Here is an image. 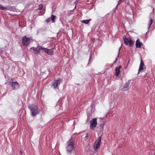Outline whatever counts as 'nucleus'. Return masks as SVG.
Segmentation results:
<instances>
[{
    "mask_svg": "<svg viewBox=\"0 0 155 155\" xmlns=\"http://www.w3.org/2000/svg\"><path fill=\"white\" fill-rule=\"evenodd\" d=\"M28 107L30 110L31 115L35 116L39 114L40 109L38 108L37 106L35 105H31L28 106Z\"/></svg>",
    "mask_w": 155,
    "mask_h": 155,
    "instance_id": "obj_1",
    "label": "nucleus"
},
{
    "mask_svg": "<svg viewBox=\"0 0 155 155\" xmlns=\"http://www.w3.org/2000/svg\"><path fill=\"white\" fill-rule=\"evenodd\" d=\"M67 145L66 150L67 152L70 153L74 147V143L72 141L71 139L68 141Z\"/></svg>",
    "mask_w": 155,
    "mask_h": 155,
    "instance_id": "obj_2",
    "label": "nucleus"
},
{
    "mask_svg": "<svg viewBox=\"0 0 155 155\" xmlns=\"http://www.w3.org/2000/svg\"><path fill=\"white\" fill-rule=\"evenodd\" d=\"M102 136H101L95 141L94 144V148L95 151H97L100 147L101 143Z\"/></svg>",
    "mask_w": 155,
    "mask_h": 155,
    "instance_id": "obj_3",
    "label": "nucleus"
},
{
    "mask_svg": "<svg viewBox=\"0 0 155 155\" xmlns=\"http://www.w3.org/2000/svg\"><path fill=\"white\" fill-rule=\"evenodd\" d=\"M97 125V118H93L90 121V128L91 130H94Z\"/></svg>",
    "mask_w": 155,
    "mask_h": 155,
    "instance_id": "obj_4",
    "label": "nucleus"
},
{
    "mask_svg": "<svg viewBox=\"0 0 155 155\" xmlns=\"http://www.w3.org/2000/svg\"><path fill=\"white\" fill-rule=\"evenodd\" d=\"M123 38L124 43L126 45H127L129 44L130 46L132 47L133 46L134 42L130 38H127L125 36Z\"/></svg>",
    "mask_w": 155,
    "mask_h": 155,
    "instance_id": "obj_5",
    "label": "nucleus"
},
{
    "mask_svg": "<svg viewBox=\"0 0 155 155\" xmlns=\"http://www.w3.org/2000/svg\"><path fill=\"white\" fill-rule=\"evenodd\" d=\"M61 80L60 78H58L57 80H55L54 81L53 84L51 85V87L54 88H55L58 87V86L60 84V81Z\"/></svg>",
    "mask_w": 155,
    "mask_h": 155,
    "instance_id": "obj_6",
    "label": "nucleus"
},
{
    "mask_svg": "<svg viewBox=\"0 0 155 155\" xmlns=\"http://www.w3.org/2000/svg\"><path fill=\"white\" fill-rule=\"evenodd\" d=\"M22 43L23 45L25 46H28L30 43V38H26L25 36L22 38Z\"/></svg>",
    "mask_w": 155,
    "mask_h": 155,
    "instance_id": "obj_7",
    "label": "nucleus"
},
{
    "mask_svg": "<svg viewBox=\"0 0 155 155\" xmlns=\"http://www.w3.org/2000/svg\"><path fill=\"white\" fill-rule=\"evenodd\" d=\"M12 87L13 90H16L19 88V85L17 81L12 82Z\"/></svg>",
    "mask_w": 155,
    "mask_h": 155,
    "instance_id": "obj_8",
    "label": "nucleus"
},
{
    "mask_svg": "<svg viewBox=\"0 0 155 155\" xmlns=\"http://www.w3.org/2000/svg\"><path fill=\"white\" fill-rule=\"evenodd\" d=\"M145 69L146 68L144 66L143 62L142 60H141L139 69L138 73H139L140 71H143V70H145Z\"/></svg>",
    "mask_w": 155,
    "mask_h": 155,
    "instance_id": "obj_9",
    "label": "nucleus"
},
{
    "mask_svg": "<svg viewBox=\"0 0 155 155\" xmlns=\"http://www.w3.org/2000/svg\"><path fill=\"white\" fill-rule=\"evenodd\" d=\"M54 49V48H53L52 49H49L47 48V49H45V52L46 54H48L52 55H53L54 54V51H53V49Z\"/></svg>",
    "mask_w": 155,
    "mask_h": 155,
    "instance_id": "obj_10",
    "label": "nucleus"
},
{
    "mask_svg": "<svg viewBox=\"0 0 155 155\" xmlns=\"http://www.w3.org/2000/svg\"><path fill=\"white\" fill-rule=\"evenodd\" d=\"M130 83L129 82L126 83L124 85L123 89L124 91H127L130 89Z\"/></svg>",
    "mask_w": 155,
    "mask_h": 155,
    "instance_id": "obj_11",
    "label": "nucleus"
},
{
    "mask_svg": "<svg viewBox=\"0 0 155 155\" xmlns=\"http://www.w3.org/2000/svg\"><path fill=\"white\" fill-rule=\"evenodd\" d=\"M153 19L151 18H150L149 20L148 21V23L147 24V28L149 29L153 23Z\"/></svg>",
    "mask_w": 155,
    "mask_h": 155,
    "instance_id": "obj_12",
    "label": "nucleus"
},
{
    "mask_svg": "<svg viewBox=\"0 0 155 155\" xmlns=\"http://www.w3.org/2000/svg\"><path fill=\"white\" fill-rule=\"evenodd\" d=\"M121 67L120 66L117 67L115 69V73L116 75L117 76L119 75L120 71V69Z\"/></svg>",
    "mask_w": 155,
    "mask_h": 155,
    "instance_id": "obj_13",
    "label": "nucleus"
},
{
    "mask_svg": "<svg viewBox=\"0 0 155 155\" xmlns=\"http://www.w3.org/2000/svg\"><path fill=\"white\" fill-rule=\"evenodd\" d=\"M142 43L139 41V40L137 39L136 42V46L137 48H140L141 47Z\"/></svg>",
    "mask_w": 155,
    "mask_h": 155,
    "instance_id": "obj_14",
    "label": "nucleus"
},
{
    "mask_svg": "<svg viewBox=\"0 0 155 155\" xmlns=\"http://www.w3.org/2000/svg\"><path fill=\"white\" fill-rule=\"evenodd\" d=\"M0 9H2L5 11L8 10H9L10 8H9L3 6L2 5H0Z\"/></svg>",
    "mask_w": 155,
    "mask_h": 155,
    "instance_id": "obj_15",
    "label": "nucleus"
},
{
    "mask_svg": "<svg viewBox=\"0 0 155 155\" xmlns=\"http://www.w3.org/2000/svg\"><path fill=\"white\" fill-rule=\"evenodd\" d=\"M51 16V20L52 22L54 23L55 22V19L56 18V16L54 15H52Z\"/></svg>",
    "mask_w": 155,
    "mask_h": 155,
    "instance_id": "obj_16",
    "label": "nucleus"
},
{
    "mask_svg": "<svg viewBox=\"0 0 155 155\" xmlns=\"http://www.w3.org/2000/svg\"><path fill=\"white\" fill-rule=\"evenodd\" d=\"M35 49L34 52L35 54H38L40 53V50H39V48H37V47Z\"/></svg>",
    "mask_w": 155,
    "mask_h": 155,
    "instance_id": "obj_17",
    "label": "nucleus"
},
{
    "mask_svg": "<svg viewBox=\"0 0 155 155\" xmlns=\"http://www.w3.org/2000/svg\"><path fill=\"white\" fill-rule=\"evenodd\" d=\"M105 124V123L103 121L101 122V124L100 125V127L101 129L103 130L104 128V127Z\"/></svg>",
    "mask_w": 155,
    "mask_h": 155,
    "instance_id": "obj_18",
    "label": "nucleus"
},
{
    "mask_svg": "<svg viewBox=\"0 0 155 155\" xmlns=\"http://www.w3.org/2000/svg\"><path fill=\"white\" fill-rule=\"evenodd\" d=\"M37 48H39V50H40V51L41 50H44L45 51V49H47V48H46L43 47L42 46H40L39 45H38L37 46Z\"/></svg>",
    "mask_w": 155,
    "mask_h": 155,
    "instance_id": "obj_19",
    "label": "nucleus"
},
{
    "mask_svg": "<svg viewBox=\"0 0 155 155\" xmlns=\"http://www.w3.org/2000/svg\"><path fill=\"white\" fill-rule=\"evenodd\" d=\"M91 20V19L83 20L81 21V22L83 23L87 24L88 23L89 21Z\"/></svg>",
    "mask_w": 155,
    "mask_h": 155,
    "instance_id": "obj_20",
    "label": "nucleus"
},
{
    "mask_svg": "<svg viewBox=\"0 0 155 155\" xmlns=\"http://www.w3.org/2000/svg\"><path fill=\"white\" fill-rule=\"evenodd\" d=\"M43 5L42 4H40L39 5L38 9L41 10L42 9Z\"/></svg>",
    "mask_w": 155,
    "mask_h": 155,
    "instance_id": "obj_21",
    "label": "nucleus"
},
{
    "mask_svg": "<svg viewBox=\"0 0 155 155\" xmlns=\"http://www.w3.org/2000/svg\"><path fill=\"white\" fill-rule=\"evenodd\" d=\"M46 22L48 23L50 21V18H48L47 19L45 20Z\"/></svg>",
    "mask_w": 155,
    "mask_h": 155,
    "instance_id": "obj_22",
    "label": "nucleus"
},
{
    "mask_svg": "<svg viewBox=\"0 0 155 155\" xmlns=\"http://www.w3.org/2000/svg\"><path fill=\"white\" fill-rule=\"evenodd\" d=\"M30 49L32 50V49H33V50L35 51V49H36V48L35 47H31Z\"/></svg>",
    "mask_w": 155,
    "mask_h": 155,
    "instance_id": "obj_23",
    "label": "nucleus"
},
{
    "mask_svg": "<svg viewBox=\"0 0 155 155\" xmlns=\"http://www.w3.org/2000/svg\"><path fill=\"white\" fill-rule=\"evenodd\" d=\"M121 47H122V46H121L119 49V53L118 54H119V53L120 52V49L121 48Z\"/></svg>",
    "mask_w": 155,
    "mask_h": 155,
    "instance_id": "obj_24",
    "label": "nucleus"
},
{
    "mask_svg": "<svg viewBox=\"0 0 155 155\" xmlns=\"http://www.w3.org/2000/svg\"><path fill=\"white\" fill-rule=\"evenodd\" d=\"M88 137V134H86V136H85V138L86 137Z\"/></svg>",
    "mask_w": 155,
    "mask_h": 155,
    "instance_id": "obj_25",
    "label": "nucleus"
},
{
    "mask_svg": "<svg viewBox=\"0 0 155 155\" xmlns=\"http://www.w3.org/2000/svg\"><path fill=\"white\" fill-rule=\"evenodd\" d=\"M20 152L21 154H22V152L21 150H20Z\"/></svg>",
    "mask_w": 155,
    "mask_h": 155,
    "instance_id": "obj_26",
    "label": "nucleus"
},
{
    "mask_svg": "<svg viewBox=\"0 0 155 155\" xmlns=\"http://www.w3.org/2000/svg\"><path fill=\"white\" fill-rule=\"evenodd\" d=\"M150 15H153V14H152V13H151V14H150Z\"/></svg>",
    "mask_w": 155,
    "mask_h": 155,
    "instance_id": "obj_27",
    "label": "nucleus"
},
{
    "mask_svg": "<svg viewBox=\"0 0 155 155\" xmlns=\"http://www.w3.org/2000/svg\"><path fill=\"white\" fill-rule=\"evenodd\" d=\"M129 61H128V62L127 63V64H128L129 63Z\"/></svg>",
    "mask_w": 155,
    "mask_h": 155,
    "instance_id": "obj_28",
    "label": "nucleus"
}]
</instances>
